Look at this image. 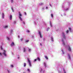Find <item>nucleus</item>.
<instances>
[{
  "instance_id": "f257e3e1",
  "label": "nucleus",
  "mask_w": 73,
  "mask_h": 73,
  "mask_svg": "<svg viewBox=\"0 0 73 73\" xmlns=\"http://www.w3.org/2000/svg\"><path fill=\"white\" fill-rule=\"evenodd\" d=\"M43 65L45 68H46V66H47V64L46 63V62H43ZM45 72V68H40V73H44Z\"/></svg>"
},
{
  "instance_id": "f03ea898",
  "label": "nucleus",
  "mask_w": 73,
  "mask_h": 73,
  "mask_svg": "<svg viewBox=\"0 0 73 73\" xmlns=\"http://www.w3.org/2000/svg\"><path fill=\"white\" fill-rule=\"evenodd\" d=\"M62 8H63V10H64V11H69V8H66L65 7V5H64V4L63 3V5L62 6Z\"/></svg>"
},
{
  "instance_id": "7ed1b4c3",
  "label": "nucleus",
  "mask_w": 73,
  "mask_h": 73,
  "mask_svg": "<svg viewBox=\"0 0 73 73\" xmlns=\"http://www.w3.org/2000/svg\"><path fill=\"white\" fill-rule=\"evenodd\" d=\"M27 49H28L29 52H31V50L30 48H29L28 47H25L23 48V52H25V51L26 50H27Z\"/></svg>"
},
{
  "instance_id": "20e7f679",
  "label": "nucleus",
  "mask_w": 73,
  "mask_h": 73,
  "mask_svg": "<svg viewBox=\"0 0 73 73\" xmlns=\"http://www.w3.org/2000/svg\"><path fill=\"white\" fill-rule=\"evenodd\" d=\"M19 18L20 19V20L21 21H23V18H22V15H21V13H20V12H19Z\"/></svg>"
},
{
  "instance_id": "39448f33",
  "label": "nucleus",
  "mask_w": 73,
  "mask_h": 73,
  "mask_svg": "<svg viewBox=\"0 0 73 73\" xmlns=\"http://www.w3.org/2000/svg\"><path fill=\"white\" fill-rule=\"evenodd\" d=\"M2 54L5 56V57H7V52L5 50H3V52L2 53Z\"/></svg>"
},
{
  "instance_id": "423d86ee",
  "label": "nucleus",
  "mask_w": 73,
  "mask_h": 73,
  "mask_svg": "<svg viewBox=\"0 0 73 73\" xmlns=\"http://www.w3.org/2000/svg\"><path fill=\"white\" fill-rule=\"evenodd\" d=\"M62 37L64 38V39H66V36H65V34L64 32H63L62 33Z\"/></svg>"
},
{
  "instance_id": "0eeeda50",
  "label": "nucleus",
  "mask_w": 73,
  "mask_h": 73,
  "mask_svg": "<svg viewBox=\"0 0 73 73\" xmlns=\"http://www.w3.org/2000/svg\"><path fill=\"white\" fill-rule=\"evenodd\" d=\"M62 44L64 46V47H66V46H65V42H64V39H62Z\"/></svg>"
},
{
  "instance_id": "6e6552de",
  "label": "nucleus",
  "mask_w": 73,
  "mask_h": 73,
  "mask_svg": "<svg viewBox=\"0 0 73 73\" xmlns=\"http://www.w3.org/2000/svg\"><path fill=\"white\" fill-rule=\"evenodd\" d=\"M68 56L67 58L69 60H71V57H70V54H67Z\"/></svg>"
},
{
  "instance_id": "1a4fd4ad",
  "label": "nucleus",
  "mask_w": 73,
  "mask_h": 73,
  "mask_svg": "<svg viewBox=\"0 0 73 73\" xmlns=\"http://www.w3.org/2000/svg\"><path fill=\"white\" fill-rule=\"evenodd\" d=\"M28 62H29V66L30 67H31L32 66V65H31V61L29 60V59H28Z\"/></svg>"
},
{
  "instance_id": "9d476101",
  "label": "nucleus",
  "mask_w": 73,
  "mask_h": 73,
  "mask_svg": "<svg viewBox=\"0 0 73 73\" xmlns=\"http://www.w3.org/2000/svg\"><path fill=\"white\" fill-rule=\"evenodd\" d=\"M68 50L69 51V52H72V49H71V48L69 46V45L68 46Z\"/></svg>"
},
{
  "instance_id": "9b49d317",
  "label": "nucleus",
  "mask_w": 73,
  "mask_h": 73,
  "mask_svg": "<svg viewBox=\"0 0 73 73\" xmlns=\"http://www.w3.org/2000/svg\"><path fill=\"white\" fill-rule=\"evenodd\" d=\"M38 34L40 36V38H42V35H41V32L40 31H38Z\"/></svg>"
},
{
  "instance_id": "f8f14e48",
  "label": "nucleus",
  "mask_w": 73,
  "mask_h": 73,
  "mask_svg": "<svg viewBox=\"0 0 73 73\" xmlns=\"http://www.w3.org/2000/svg\"><path fill=\"white\" fill-rule=\"evenodd\" d=\"M11 46H13L15 45V44H14V42H12L10 45Z\"/></svg>"
},
{
  "instance_id": "ddd939ff",
  "label": "nucleus",
  "mask_w": 73,
  "mask_h": 73,
  "mask_svg": "<svg viewBox=\"0 0 73 73\" xmlns=\"http://www.w3.org/2000/svg\"><path fill=\"white\" fill-rule=\"evenodd\" d=\"M58 73H61L62 72V71L61 70H59V69L58 68Z\"/></svg>"
},
{
  "instance_id": "4468645a",
  "label": "nucleus",
  "mask_w": 73,
  "mask_h": 73,
  "mask_svg": "<svg viewBox=\"0 0 73 73\" xmlns=\"http://www.w3.org/2000/svg\"><path fill=\"white\" fill-rule=\"evenodd\" d=\"M69 31H70V32H73V30H72V29H71V28H69Z\"/></svg>"
},
{
  "instance_id": "2eb2a0df",
  "label": "nucleus",
  "mask_w": 73,
  "mask_h": 73,
  "mask_svg": "<svg viewBox=\"0 0 73 73\" xmlns=\"http://www.w3.org/2000/svg\"><path fill=\"white\" fill-rule=\"evenodd\" d=\"M51 41L52 42H53L54 41V40H53V36H51Z\"/></svg>"
},
{
  "instance_id": "dca6fc26",
  "label": "nucleus",
  "mask_w": 73,
  "mask_h": 73,
  "mask_svg": "<svg viewBox=\"0 0 73 73\" xmlns=\"http://www.w3.org/2000/svg\"><path fill=\"white\" fill-rule=\"evenodd\" d=\"M29 41V40H25V43H28Z\"/></svg>"
},
{
  "instance_id": "f3484780",
  "label": "nucleus",
  "mask_w": 73,
  "mask_h": 73,
  "mask_svg": "<svg viewBox=\"0 0 73 73\" xmlns=\"http://www.w3.org/2000/svg\"><path fill=\"white\" fill-rule=\"evenodd\" d=\"M2 19H4V14L3 13H2Z\"/></svg>"
},
{
  "instance_id": "a211bd4d",
  "label": "nucleus",
  "mask_w": 73,
  "mask_h": 73,
  "mask_svg": "<svg viewBox=\"0 0 73 73\" xmlns=\"http://www.w3.org/2000/svg\"><path fill=\"white\" fill-rule=\"evenodd\" d=\"M9 17H10V20H11L12 19V16L11 15H10Z\"/></svg>"
},
{
  "instance_id": "6ab92c4d",
  "label": "nucleus",
  "mask_w": 73,
  "mask_h": 73,
  "mask_svg": "<svg viewBox=\"0 0 73 73\" xmlns=\"http://www.w3.org/2000/svg\"><path fill=\"white\" fill-rule=\"evenodd\" d=\"M37 60L38 61H41V59H40V58L39 57H38L37 58Z\"/></svg>"
},
{
  "instance_id": "aec40b11",
  "label": "nucleus",
  "mask_w": 73,
  "mask_h": 73,
  "mask_svg": "<svg viewBox=\"0 0 73 73\" xmlns=\"http://www.w3.org/2000/svg\"><path fill=\"white\" fill-rule=\"evenodd\" d=\"M4 27V28H5V29H6V28H8V25L5 26Z\"/></svg>"
},
{
  "instance_id": "412c9836",
  "label": "nucleus",
  "mask_w": 73,
  "mask_h": 73,
  "mask_svg": "<svg viewBox=\"0 0 73 73\" xmlns=\"http://www.w3.org/2000/svg\"><path fill=\"white\" fill-rule=\"evenodd\" d=\"M63 70L64 72V73H66V71H65V70L64 69V68H63Z\"/></svg>"
},
{
  "instance_id": "4be33fe9",
  "label": "nucleus",
  "mask_w": 73,
  "mask_h": 73,
  "mask_svg": "<svg viewBox=\"0 0 73 73\" xmlns=\"http://www.w3.org/2000/svg\"><path fill=\"white\" fill-rule=\"evenodd\" d=\"M39 5H44V3H40L39 4Z\"/></svg>"
},
{
  "instance_id": "5701e85b",
  "label": "nucleus",
  "mask_w": 73,
  "mask_h": 73,
  "mask_svg": "<svg viewBox=\"0 0 73 73\" xmlns=\"http://www.w3.org/2000/svg\"><path fill=\"white\" fill-rule=\"evenodd\" d=\"M13 33V30L12 29L10 30V33L11 34H12Z\"/></svg>"
},
{
  "instance_id": "b1692460",
  "label": "nucleus",
  "mask_w": 73,
  "mask_h": 73,
  "mask_svg": "<svg viewBox=\"0 0 73 73\" xmlns=\"http://www.w3.org/2000/svg\"><path fill=\"white\" fill-rule=\"evenodd\" d=\"M44 57L46 59V60H48V57L46 56H45Z\"/></svg>"
},
{
  "instance_id": "393cba45",
  "label": "nucleus",
  "mask_w": 73,
  "mask_h": 73,
  "mask_svg": "<svg viewBox=\"0 0 73 73\" xmlns=\"http://www.w3.org/2000/svg\"><path fill=\"white\" fill-rule=\"evenodd\" d=\"M50 29V28H49V27H48L46 31H49Z\"/></svg>"
},
{
  "instance_id": "a878e982",
  "label": "nucleus",
  "mask_w": 73,
  "mask_h": 73,
  "mask_svg": "<svg viewBox=\"0 0 73 73\" xmlns=\"http://www.w3.org/2000/svg\"><path fill=\"white\" fill-rule=\"evenodd\" d=\"M36 61H37V59L34 60L33 61V62L34 63L36 62Z\"/></svg>"
},
{
  "instance_id": "bb28decb",
  "label": "nucleus",
  "mask_w": 73,
  "mask_h": 73,
  "mask_svg": "<svg viewBox=\"0 0 73 73\" xmlns=\"http://www.w3.org/2000/svg\"><path fill=\"white\" fill-rule=\"evenodd\" d=\"M50 25L51 27H52V23H51V21H50Z\"/></svg>"
},
{
  "instance_id": "cd10ccee",
  "label": "nucleus",
  "mask_w": 73,
  "mask_h": 73,
  "mask_svg": "<svg viewBox=\"0 0 73 73\" xmlns=\"http://www.w3.org/2000/svg\"><path fill=\"white\" fill-rule=\"evenodd\" d=\"M66 34H68V33H69V30H67V31H66Z\"/></svg>"
},
{
  "instance_id": "c85d7f7f",
  "label": "nucleus",
  "mask_w": 73,
  "mask_h": 73,
  "mask_svg": "<svg viewBox=\"0 0 73 73\" xmlns=\"http://www.w3.org/2000/svg\"><path fill=\"white\" fill-rule=\"evenodd\" d=\"M24 67H25L26 66V63H24Z\"/></svg>"
},
{
  "instance_id": "c756f323",
  "label": "nucleus",
  "mask_w": 73,
  "mask_h": 73,
  "mask_svg": "<svg viewBox=\"0 0 73 73\" xmlns=\"http://www.w3.org/2000/svg\"><path fill=\"white\" fill-rule=\"evenodd\" d=\"M6 38L8 40H9V37H6Z\"/></svg>"
},
{
  "instance_id": "7c9ffc66",
  "label": "nucleus",
  "mask_w": 73,
  "mask_h": 73,
  "mask_svg": "<svg viewBox=\"0 0 73 73\" xmlns=\"http://www.w3.org/2000/svg\"><path fill=\"white\" fill-rule=\"evenodd\" d=\"M68 6L69 7L70 5V4H71V2H68Z\"/></svg>"
},
{
  "instance_id": "2f4dec72",
  "label": "nucleus",
  "mask_w": 73,
  "mask_h": 73,
  "mask_svg": "<svg viewBox=\"0 0 73 73\" xmlns=\"http://www.w3.org/2000/svg\"><path fill=\"white\" fill-rule=\"evenodd\" d=\"M27 71L28 72H31V71H30V70L29 69H27Z\"/></svg>"
},
{
  "instance_id": "473e14b6",
  "label": "nucleus",
  "mask_w": 73,
  "mask_h": 73,
  "mask_svg": "<svg viewBox=\"0 0 73 73\" xmlns=\"http://www.w3.org/2000/svg\"><path fill=\"white\" fill-rule=\"evenodd\" d=\"M62 54H64V51H63V50H62Z\"/></svg>"
},
{
  "instance_id": "72a5a7b5",
  "label": "nucleus",
  "mask_w": 73,
  "mask_h": 73,
  "mask_svg": "<svg viewBox=\"0 0 73 73\" xmlns=\"http://www.w3.org/2000/svg\"><path fill=\"white\" fill-rule=\"evenodd\" d=\"M11 9H12V11L13 12H14V11H13V7L11 8Z\"/></svg>"
},
{
  "instance_id": "f704fd0d",
  "label": "nucleus",
  "mask_w": 73,
  "mask_h": 73,
  "mask_svg": "<svg viewBox=\"0 0 73 73\" xmlns=\"http://www.w3.org/2000/svg\"><path fill=\"white\" fill-rule=\"evenodd\" d=\"M51 17H52V18H53V14H52L51 15Z\"/></svg>"
},
{
  "instance_id": "c9c22d12",
  "label": "nucleus",
  "mask_w": 73,
  "mask_h": 73,
  "mask_svg": "<svg viewBox=\"0 0 73 73\" xmlns=\"http://www.w3.org/2000/svg\"><path fill=\"white\" fill-rule=\"evenodd\" d=\"M20 40L21 41H23V38H21L20 39Z\"/></svg>"
},
{
  "instance_id": "e433bc0d",
  "label": "nucleus",
  "mask_w": 73,
  "mask_h": 73,
  "mask_svg": "<svg viewBox=\"0 0 73 73\" xmlns=\"http://www.w3.org/2000/svg\"><path fill=\"white\" fill-rule=\"evenodd\" d=\"M18 57H17V58L18 59H19V58H20V56L19 55H18Z\"/></svg>"
},
{
  "instance_id": "4c0bfd02",
  "label": "nucleus",
  "mask_w": 73,
  "mask_h": 73,
  "mask_svg": "<svg viewBox=\"0 0 73 73\" xmlns=\"http://www.w3.org/2000/svg\"><path fill=\"white\" fill-rule=\"evenodd\" d=\"M16 21H14V24H16Z\"/></svg>"
},
{
  "instance_id": "58836bf2",
  "label": "nucleus",
  "mask_w": 73,
  "mask_h": 73,
  "mask_svg": "<svg viewBox=\"0 0 73 73\" xmlns=\"http://www.w3.org/2000/svg\"><path fill=\"white\" fill-rule=\"evenodd\" d=\"M46 9H48V7H46Z\"/></svg>"
},
{
  "instance_id": "ea45409f",
  "label": "nucleus",
  "mask_w": 73,
  "mask_h": 73,
  "mask_svg": "<svg viewBox=\"0 0 73 73\" xmlns=\"http://www.w3.org/2000/svg\"><path fill=\"white\" fill-rule=\"evenodd\" d=\"M7 71L8 72V73H10V72H9V70H7Z\"/></svg>"
},
{
  "instance_id": "a19ab883",
  "label": "nucleus",
  "mask_w": 73,
  "mask_h": 73,
  "mask_svg": "<svg viewBox=\"0 0 73 73\" xmlns=\"http://www.w3.org/2000/svg\"><path fill=\"white\" fill-rule=\"evenodd\" d=\"M11 68H13V66L12 65H11Z\"/></svg>"
},
{
  "instance_id": "79ce46f5",
  "label": "nucleus",
  "mask_w": 73,
  "mask_h": 73,
  "mask_svg": "<svg viewBox=\"0 0 73 73\" xmlns=\"http://www.w3.org/2000/svg\"><path fill=\"white\" fill-rule=\"evenodd\" d=\"M49 5L50 7H52V5H51V4H49Z\"/></svg>"
},
{
  "instance_id": "37998d69",
  "label": "nucleus",
  "mask_w": 73,
  "mask_h": 73,
  "mask_svg": "<svg viewBox=\"0 0 73 73\" xmlns=\"http://www.w3.org/2000/svg\"><path fill=\"white\" fill-rule=\"evenodd\" d=\"M23 24H24V25H25V22H23Z\"/></svg>"
},
{
  "instance_id": "c03bdc74",
  "label": "nucleus",
  "mask_w": 73,
  "mask_h": 73,
  "mask_svg": "<svg viewBox=\"0 0 73 73\" xmlns=\"http://www.w3.org/2000/svg\"><path fill=\"white\" fill-rule=\"evenodd\" d=\"M11 3H13V0H11Z\"/></svg>"
},
{
  "instance_id": "a18cd8bd",
  "label": "nucleus",
  "mask_w": 73,
  "mask_h": 73,
  "mask_svg": "<svg viewBox=\"0 0 73 73\" xmlns=\"http://www.w3.org/2000/svg\"><path fill=\"white\" fill-rule=\"evenodd\" d=\"M1 48L2 50H3V48L2 47V46H1Z\"/></svg>"
},
{
  "instance_id": "49530a36",
  "label": "nucleus",
  "mask_w": 73,
  "mask_h": 73,
  "mask_svg": "<svg viewBox=\"0 0 73 73\" xmlns=\"http://www.w3.org/2000/svg\"><path fill=\"white\" fill-rule=\"evenodd\" d=\"M27 32L28 33H29V30H28L27 31Z\"/></svg>"
},
{
  "instance_id": "de8ad7c7",
  "label": "nucleus",
  "mask_w": 73,
  "mask_h": 73,
  "mask_svg": "<svg viewBox=\"0 0 73 73\" xmlns=\"http://www.w3.org/2000/svg\"><path fill=\"white\" fill-rule=\"evenodd\" d=\"M60 13V14H61V16H62V17L63 16H62V14H61V13Z\"/></svg>"
},
{
  "instance_id": "09e8293b",
  "label": "nucleus",
  "mask_w": 73,
  "mask_h": 73,
  "mask_svg": "<svg viewBox=\"0 0 73 73\" xmlns=\"http://www.w3.org/2000/svg\"><path fill=\"white\" fill-rule=\"evenodd\" d=\"M44 7H43L42 8V11H44Z\"/></svg>"
},
{
  "instance_id": "8fccbe9b",
  "label": "nucleus",
  "mask_w": 73,
  "mask_h": 73,
  "mask_svg": "<svg viewBox=\"0 0 73 73\" xmlns=\"http://www.w3.org/2000/svg\"><path fill=\"white\" fill-rule=\"evenodd\" d=\"M64 16H66V13H64Z\"/></svg>"
},
{
  "instance_id": "3c124183",
  "label": "nucleus",
  "mask_w": 73,
  "mask_h": 73,
  "mask_svg": "<svg viewBox=\"0 0 73 73\" xmlns=\"http://www.w3.org/2000/svg\"><path fill=\"white\" fill-rule=\"evenodd\" d=\"M25 15H27V13H26V12H25Z\"/></svg>"
},
{
  "instance_id": "603ef678",
  "label": "nucleus",
  "mask_w": 73,
  "mask_h": 73,
  "mask_svg": "<svg viewBox=\"0 0 73 73\" xmlns=\"http://www.w3.org/2000/svg\"><path fill=\"white\" fill-rule=\"evenodd\" d=\"M34 24H35V25H36V22H34Z\"/></svg>"
},
{
  "instance_id": "864d4df0",
  "label": "nucleus",
  "mask_w": 73,
  "mask_h": 73,
  "mask_svg": "<svg viewBox=\"0 0 73 73\" xmlns=\"http://www.w3.org/2000/svg\"><path fill=\"white\" fill-rule=\"evenodd\" d=\"M0 56L2 55V54H1V53H0Z\"/></svg>"
},
{
  "instance_id": "5fc2aeb1",
  "label": "nucleus",
  "mask_w": 73,
  "mask_h": 73,
  "mask_svg": "<svg viewBox=\"0 0 73 73\" xmlns=\"http://www.w3.org/2000/svg\"><path fill=\"white\" fill-rule=\"evenodd\" d=\"M40 45H41V46H42V44H41V43H40Z\"/></svg>"
},
{
  "instance_id": "6e6d98bb",
  "label": "nucleus",
  "mask_w": 73,
  "mask_h": 73,
  "mask_svg": "<svg viewBox=\"0 0 73 73\" xmlns=\"http://www.w3.org/2000/svg\"><path fill=\"white\" fill-rule=\"evenodd\" d=\"M18 38H20V36H18Z\"/></svg>"
},
{
  "instance_id": "4d7b16f0",
  "label": "nucleus",
  "mask_w": 73,
  "mask_h": 73,
  "mask_svg": "<svg viewBox=\"0 0 73 73\" xmlns=\"http://www.w3.org/2000/svg\"><path fill=\"white\" fill-rule=\"evenodd\" d=\"M12 54L13 55V52L12 53Z\"/></svg>"
},
{
  "instance_id": "13d9d810",
  "label": "nucleus",
  "mask_w": 73,
  "mask_h": 73,
  "mask_svg": "<svg viewBox=\"0 0 73 73\" xmlns=\"http://www.w3.org/2000/svg\"><path fill=\"white\" fill-rule=\"evenodd\" d=\"M33 37H34L33 36H32V38H33Z\"/></svg>"
},
{
  "instance_id": "bf43d9fd",
  "label": "nucleus",
  "mask_w": 73,
  "mask_h": 73,
  "mask_svg": "<svg viewBox=\"0 0 73 73\" xmlns=\"http://www.w3.org/2000/svg\"><path fill=\"white\" fill-rule=\"evenodd\" d=\"M50 35H49V37H50Z\"/></svg>"
},
{
  "instance_id": "052dcab7",
  "label": "nucleus",
  "mask_w": 73,
  "mask_h": 73,
  "mask_svg": "<svg viewBox=\"0 0 73 73\" xmlns=\"http://www.w3.org/2000/svg\"><path fill=\"white\" fill-rule=\"evenodd\" d=\"M45 25H46V24H45Z\"/></svg>"
}]
</instances>
